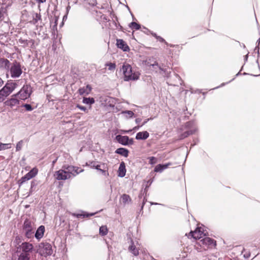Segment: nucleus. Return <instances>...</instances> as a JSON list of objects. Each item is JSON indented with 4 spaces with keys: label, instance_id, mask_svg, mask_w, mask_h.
<instances>
[{
    "label": "nucleus",
    "instance_id": "obj_13",
    "mask_svg": "<svg viewBox=\"0 0 260 260\" xmlns=\"http://www.w3.org/2000/svg\"><path fill=\"white\" fill-rule=\"evenodd\" d=\"M126 169L125 164L123 162L120 163L118 170V176L123 177L125 175Z\"/></svg>",
    "mask_w": 260,
    "mask_h": 260
},
{
    "label": "nucleus",
    "instance_id": "obj_16",
    "mask_svg": "<svg viewBox=\"0 0 260 260\" xmlns=\"http://www.w3.org/2000/svg\"><path fill=\"white\" fill-rule=\"evenodd\" d=\"M170 165H171V163H170V162H169V163L165 164V165H161V164L158 165L155 167L154 171L155 172L161 173L163 171V170L167 169Z\"/></svg>",
    "mask_w": 260,
    "mask_h": 260
},
{
    "label": "nucleus",
    "instance_id": "obj_39",
    "mask_svg": "<svg viewBox=\"0 0 260 260\" xmlns=\"http://www.w3.org/2000/svg\"><path fill=\"white\" fill-rule=\"evenodd\" d=\"M29 180L27 177L25 175H24L23 177H22L21 179L19 181V186H20L22 183L25 182V181Z\"/></svg>",
    "mask_w": 260,
    "mask_h": 260
},
{
    "label": "nucleus",
    "instance_id": "obj_23",
    "mask_svg": "<svg viewBox=\"0 0 260 260\" xmlns=\"http://www.w3.org/2000/svg\"><path fill=\"white\" fill-rule=\"evenodd\" d=\"M23 230H33L32 226V223L30 220L26 219L23 223Z\"/></svg>",
    "mask_w": 260,
    "mask_h": 260
},
{
    "label": "nucleus",
    "instance_id": "obj_52",
    "mask_svg": "<svg viewBox=\"0 0 260 260\" xmlns=\"http://www.w3.org/2000/svg\"><path fill=\"white\" fill-rule=\"evenodd\" d=\"M225 85V83H222V84H221V85L220 86H220H223V85ZM218 87H219V86H218V87H215V88H214V89H216V88H218Z\"/></svg>",
    "mask_w": 260,
    "mask_h": 260
},
{
    "label": "nucleus",
    "instance_id": "obj_20",
    "mask_svg": "<svg viewBox=\"0 0 260 260\" xmlns=\"http://www.w3.org/2000/svg\"><path fill=\"white\" fill-rule=\"evenodd\" d=\"M128 249L134 255L137 256L139 254V249L134 245L133 241H132V244L129 246Z\"/></svg>",
    "mask_w": 260,
    "mask_h": 260
},
{
    "label": "nucleus",
    "instance_id": "obj_40",
    "mask_svg": "<svg viewBox=\"0 0 260 260\" xmlns=\"http://www.w3.org/2000/svg\"><path fill=\"white\" fill-rule=\"evenodd\" d=\"M26 109V110L28 111H31L32 110V108L31 107V106L29 104H24L23 105V106Z\"/></svg>",
    "mask_w": 260,
    "mask_h": 260
},
{
    "label": "nucleus",
    "instance_id": "obj_19",
    "mask_svg": "<svg viewBox=\"0 0 260 260\" xmlns=\"http://www.w3.org/2000/svg\"><path fill=\"white\" fill-rule=\"evenodd\" d=\"M115 153L120 154L124 157H127L128 154V150L125 148H120L116 150Z\"/></svg>",
    "mask_w": 260,
    "mask_h": 260
},
{
    "label": "nucleus",
    "instance_id": "obj_61",
    "mask_svg": "<svg viewBox=\"0 0 260 260\" xmlns=\"http://www.w3.org/2000/svg\"><path fill=\"white\" fill-rule=\"evenodd\" d=\"M152 204H155V205H156L157 203H152Z\"/></svg>",
    "mask_w": 260,
    "mask_h": 260
},
{
    "label": "nucleus",
    "instance_id": "obj_12",
    "mask_svg": "<svg viewBox=\"0 0 260 260\" xmlns=\"http://www.w3.org/2000/svg\"><path fill=\"white\" fill-rule=\"evenodd\" d=\"M44 232L45 226L43 225L40 226L35 233V237L36 239L38 240L41 239L44 235Z\"/></svg>",
    "mask_w": 260,
    "mask_h": 260
},
{
    "label": "nucleus",
    "instance_id": "obj_30",
    "mask_svg": "<svg viewBox=\"0 0 260 260\" xmlns=\"http://www.w3.org/2000/svg\"><path fill=\"white\" fill-rule=\"evenodd\" d=\"M100 171L103 175L105 176L109 175L107 167L104 164H102V168L101 169H100Z\"/></svg>",
    "mask_w": 260,
    "mask_h": 260
},
{
    "label": "nucleus",
    "instance_id": "obj_1",
    "mask_svg": "<svg viewBox=\"0 0 260 260\" xmlns=\"http://www.w3.org/2000/svg\"><path fill=\"white\" fill-rule=\"evenodd\" d=\"M84 170L77 167L64 165L61 169L56 171L54 177L58 180H66L75 177Z\"/></svg>",
    "mask_w": 260,
    "mask_h": 260
},
{
    "label": "nucleus",
    "instance_id": "obj_42",
    "mask_svg": "<svg viewBox=\"0 0 260 260\" xmlns=\"http://www.w3.org/2000/svg\"><path fill=\"white\" fill-rule=\"evenodd\" d=\"M194 124V122L189 121L186 123L185 125L187 128H192L193 127Z\"/></svg>",
    "mask_w": 260,
    "mask_h": 260
},
{
    "label": "nucleus",
    "instance_id": "obj_34",
    "mask_svg": "<svg viewBox=\"0 0 260 260\" xmlns=\"http://www.w3.org/2000/svg\"><path fill=\"white\" fill-rule=\"evenodd\" d=\"M121 113L123 114H126V118H132L134 115V113L133 111L129 110L123 111L121 112Z\"/></svg>",
    "mask_w": 260,
    "mask_h": 260
},
{
    "label": "nucleus",
    "instance_id": "obj_21",
    "mask_svg": "<svg viewBox=\"0 0 260 260\" xmlns=\"http://www.w3.org/2000/svg\"><path fill=\"white\" fill-rule=\"evenodd\" d=\"M120 201H121L124 205H125L131 203V199L129 195L123 194L120 198Z\"/></svg>",
    "mask_w": 260,
    "mask_h": 260
},
{
    "label": "nucleus",
    "instance_id": "obj_36",
    "mask_svg": "<svg viewBox=\"0 0 260 260\" xmlns=\"http://www.w3.org/2000/svg\"><path fill=\"white\" fill-rule=\"evenodd\" d=\"M25 232V235L28 238H30L33 236V230H24Z\"/></svg>",
    "mask_w": 260,
    "mask_h": 260
},
{
    "label": "nucleus",
    "instance_id": "obj_18",
    "mask_svg": "<svg viewBox=\"0 0 260 260\" xmlns=\"http://www.w3.org/2000/svg\"><path fill=\"white\" fill-rule=\"evenodd\" d=\"M10 61L5 58H0V68L8 70L9 68Z\"/></svg>",
    "mask_w": 260,
    "mask_h": 260
},
{
    "label": "nucleus",
    "instance_id": "obj_60",
    "mask_svg": "<svg viewBox=\"0 0 260 260\" xmlns=\"http://www.w3.org/2000/svg\"><path fill=\"white\" fill-rule=\"evenodd\" d=\"M257 48L258 49V46L255 47V49H256Z\"/></svg>",
    "mask_w": 260,
    "mask_h": 260
},
{
    "label": "nucleus",
    "instance_id": "obj_31",
    "mask_svg": "<svg viewBox=\"0 0 260 260\" xmlns=\"http://www.w3.org/2000/svg\"><path fill=\"white\" fill-rule=\"evenodd\" d=\"M108 233V229L106 226H102L100 228V234L102 236H105Z\"/></svg>",
    "mask_w": 260,
    "mask_h": 260
},
{
    "label": "nucleus",
    "instance_id": "obj_35",
    "mask_svg": "<svg viewBox=\"0 0 260 260\" xmlns=\"http://www.w3.org/2000/svg\"><path fill=\"white\" fill-rule=\"evenodd\" d=\"M30 255H27V254L21 253L19 256L18 260H29Z\"/></svg>",
    "mask_w": 260,
    "mask_h": 260
},
{
    "label": "nucleus",
    "instance_id": "obj_24",
    "mask_svg": "<svg viewBox=\"0 0 260 260\" xmlns=\"http://www.w3.org/2000/svg\"><path fill=\"white\" fill-rule=\"evenodd\" d=\"M32 20L31 21L32 23L34 24H36L38 21L41 20V16L40 14L37 13H33L32 14Z\"/></svg>",
    "mask_w": 260,
    "mask_h": 260
},
{
    "label": "nucleus",
    "instance_id": "obj_25",
    "mask_svg": "<svg viewBox=\"0 0 260 260\" xmlns=\"http://www.w3.org/2000/svg\"><path fill=\"white\" fill-rule=\"evenodd\" d=\"M196 131V128H193L192 129L187 131L184 133H183L180 137V139H183L185 138H186L188 136L193 134Z\"/></svg>",
    "mask_w": 260,
    "mask_h": 260
},
{
    "label": "nucleus",
    "instance_id": "obj_15",
    "mask_svg": "<svg viewBox=\"0 0 260 260\" xmlns=\"http://www.w3.org/2000/svg\"><path fill=\"white\" fill-rule=\"evenodd\" d=\"M91 90V87L90 85H87L85 87H83L82 88H80L79 90V93L81 95H87L90 93Z\"/></svg>",
    "mask_w": 260,
    "mask_h": 260
},
{
    "label": "nucleus",
    "instance_id": "obj_14",
    "mask_svg": "<svg viewBox=\"0 0 260 260\" xmlns=\"http://www.w3.org/2000/svg\"><path fill=\"white\" fill-rule=\"evenodd\" d=\"M149 136V134L147 131L139 132L137 134L136 139L137 140H146Z\"/></svg>",
    "mask_w": 260,
    "mask_h": 260
},
{
    "label": "nucleus",
    "instance_id": "obj_49",
    "mask_svg": "<svg viewBox=\"0 0 260 260\" xmlns=\"http://www.w3.org/2000/svg\"><path fill=\"white\" fill-rule=\"evenodd\" d=\"M20 42L22 43V44H23L24 45H25V44H27V40H24V41H22V40H20Z\"/></svg>",
    "mask_w": 260,
    "mask_h": 260
},
{
    "label": "nucleus",
    "instance_id": "obj_27",
    "mask_svg": "<svg viewBox=\"0 0 260 260\" xmlns=\"http://www.w3.org/2000/svg\"><path fill=\"white\" fill-rule=\"evenodd\" d=\"M82 102L83 104L91 105L94 103L95 100L93 98H83Z\"/></svg>",
    "mask_w": 260,
    "mask_h": 260
},
{
    "label": "nucleus",
    "instance_id": "obj_9",
    "mask_svg": "<svg viewBox=\"0 0 260 260\" xmlns=\"http://www.w3.org/2000/svg\"><path fill=\"white\" fill-rule=\"evenodd\" d=\"M148 65L150 67H152L155 70L159 69L163 72L166 76H169L171 73L170 71H168L166 69H164L162 66H159L156 61H154L153 63L148 62Z\"/></svg>",
    "mask_w": 260,
    "mask_h": 260
},
{
    "label": "nucleus",
    "instance_id": "obj_11",
    "mask_svg": "<svg viewBox=\"0 0 260 260\" xmlns=\"http://www.w3.org/2000/svg\"><path fill=\"white\" fill-rule=\"evenodd\" d=\"M116 45L118 48L122 49L124 51H127L129 50V47L126 43L122 39L116 40Z\"/></svg>",
    "mask_w": 260,
    "mask_h": 260
},
{
    "label": "nucleus",
    "instance_id": "obj_56",
    "mask_svg": "<svg viewBox=\"0 0 260 260\" xmlns=\"http://www.w3.org/2000/svg\"><path fill=\"white\" fill-rule=\"evenodd\" d=\"M139 126H136V127H135L134 128V129H138V128H139Z\"/></svg>",
    "mask_w": 260,
    "mask_h": 260
},
{
    "label": "nucleus",
    "instance_id": "obj_55",
    "mask_svg": "<svg viewBox=\"0 0 260 260\" xmlns=\"http://www.w3.org/2000/svg\"><path fill=\"white\" fill-rule=\"evenodd\" d=\"M131 131V130H129V131H123V132L124 133H128L129 132Z\"/></svg>",
    "mask_w": 260,
    "mask_h": 260
},
{
    "label": "nucleus",
    "instance_id": "obj_22",
    "mask_svg": "<svg viewBox=\"0 0 260 260\" xmlns=\"http://www.w3.org/2000/svg\"><path fill=\"white\" fill-rule=\"evenodd\" d=\"M38 173V169L36 168H33L28 173L26 174L29 180L35 177Z\"/></svg>",
    "mask_w": 260,
    "mask_h": 260
},
{
    "label": "nucleus",
    "instance_id": "obj_29",
    "mask_svg": "<svg viewBox=\"0 0 260 260\" xmlns=\"http://www.w3.org/2000/svg\"><path fill=\"white\" fill-rule=\"evenodd\" d=\"M94 214L95 213H91L90 214H86V213H81V214L73 213V215L77 218H80V217L84 218V217H88L90 216H92V215H94Z\"/></svg>",
    "mask_w": 260,
    "mask_h": 260
},
{
    "label": "nucleus",
    "instance_id": "obj_37",
    "mask_svg": "<svg viewBox=\"0 0 260 260\" xmlns=\"http://www.w3.org/2000/svg\"><path fill=\"white\" fill-rule=\"evenodd\" d=\"M148 159H149V163L151 165H154L157 162V158L154 156L149 157Z\"/></svg>",
    "mask_w": 260,
    "mask_h": 260
},
{
    "label": "nucleus",
    "instance_id": "obj_6",
    "mask_svg": "<svg viewBox=\"0 0 260 260\" xmlns=\"http://www.w3.org/2000/svg\"><path fill=\"white\" fill-rule=\"evenodd\" d=\"M34 246L32 244L27 242H23L20 246V249L22 251L21 253L27 254V255H30L32 252Z\"/></svg>",
    "mask_w": 260,
    "mask_h": 260
},
{
    "label": "nucleus",
    "instance_id": "obj_46",
    "mask_svg": "<svg viewBox=\"0 0 260 260\" xmlns=\"http://www.w3.org/2000/svg\"><path fill=\"white\" fill-rule=\"evenodd\" d=\"M102 168V165H100L97 164L95 167V169L100 171V169H101Z\"/></svg>",
    "mask_w": 260,
    "mask_h": 260
},
{
    "label": "nucleus",
    "instance_id": "obj_8",
    "mask_svg": "<svg viewBox=\"0 0 260 260\" xmlns=\"http://www.w3.org/2000/svg\"><path fill=\"white\" fill-rule=\"evenodd\" d=\"M189 234L195 239H200L206 235V234L204 233L203 230L201 227L197 228L193 232L191 231Z\"/></svg>",
    "mask_w": 260,
    "mask_h": 260
},
{
    "label": "nucleus",
    "instance_id": "obj_7",
    "mask_svg": "<svg viewBox=\"0 0 260 260\" xmlns=\"http://www.w3.org/2000/svg\"><path fill=\"white\" fill-rule=\"evenodd\" d=\"M116 141L123 145H131L133 144V139H129L128 136L117 135L115 138Z\"/></svg>",
    "mask_w": 260,
    "mask_h": 260
},
{
    "label": "nucleus",
    "instance_id": "obj_38",
    "mask_svg": "<svg viewBox=\"0 0 260 260\" xmlns=\"http://www.w3.org/2000/svg\"><path fill=\"white\" fill-rule=\"evenodd\" d=\"M23 142L22 140H21L17 143L16 146V151H19L21 149L23 145Z\"/></svg>",
    "mask_w": 260,
    "mask_h": 260
},
{
    "label": "nucleus",
    "instance_id": "obj_33",
    "mask_svg": "<svg viewBox=\"0 0 260 260\" xmlns=\"http://www.w3.org/2000/svg\"><path fill=\"white\" fill-rule=\"evenodd\" d=\"M129 26L132 29L136 30H139L140 28V25L135 22H131L129 24Z\"/></svg>",
    "mask_w": 260,
    "mask_h": 260
},
{
    "label": "nucleus",
    "instance_id": "obj_57",
    "mask_svg": "<svg viewBox=\"0 0 260 260\" xmlns=\"http://www.w3.org/2000/svg\"><path fill=\"white\" fill-rule=\"evenodd\" d=\"M153 36H154L157 39V38L158 36H157L155 34H154V35H153Z\"/></svg>",
    "mask_w": 260,
    "mask_h": 260
},
{
    "label": "nucleus",
    "instance_id": "obj_53",
    "mask_svg": "<svg viewBox=\"0 0 260 260\" xmlns=\"http://www.w3.org/2000/svg\"><path fill=\"white\" fill-rule=\"evenodd\" d=\"M56 161H57V158H56L55 160H54L52 161V165H54L55 164V163L56 162Z\"/></svg>",
    "mask_w": 260,
    "mask_h": 260
},
{
    "label": "nucleus",
    "instance_id": "obj_10",
    "mask_svg": "<svg viewBox=\"0 0 260 260\" xmlns=\"http://www.w3.org/2000/svg\"><path fill=\"white\" fill-rule=\"evenodd\" d=\"M203 245H205L207 246V247H212L215 246V241L209 238V237H205L200 241Z\"/></svg>",
    "mask_w": 260,
    "mask_h": 260
},
{
    "label": "nucleus",
    "instance_id": "obj_47",
    "mask_svg": "<svg viewBox=\"0 0 260 260\" xmlns=\"http://www.w3.org/2000/svg\"><path fill=\"white\" fill-rule=\"evenodd\" d=\"M157 39H158L160 42H165V40L163 38H162L161 37H158Z\"/></svg>",
    "mask_w": 260,
    "mask_h": 260
},
{
    "label": "nucleus",
    "instance_id": "obj_5",
    "mask_svg": "<svg viewBox=\"0 0 260 260\" xmlns=\"http://www.w3.org/2000/svg\"><path fill=\"white\" fill-rule=\"evenodd\" d=\"M22 73L21 66L19 63L15 62L13 64L10 69V73L12 78L20 77Z\"/></svg>",
    "mask_w": 260,
    "mask_h": 260
},
{
    "label": "nucleus",
    "instance_id": "obj_41",
    "mask_svg": "<svg viewBox=\"0 0 260 260\" xmlns=\"http://www.w3.org/2000/svg\"><path fill=\"white\" fill-rule=\"evenodd\" d=\"M77 107L78 108H79L80 110H81V111H83L86 113L88 112V109L85 107H84V106H81L79 105H77Z\"/></svg>",
    "mask_w": 260,
    "mask_h": 260
},
{
    "label": "nucleus",
    "instance_id": "obj_32",
    "mask_svg": "<svg viewBox=\"0 0 260 260\" xmlns=\"http://www.w3.org/2000/svg\"><path fill=\"white\" fill-rule=\"evenodd\" d=\"M11 147V144L10 143H0V151L10 149Z\"/></svg>",
    "mask_w": 260,
    "mask_h": 260
},
{
    "label": "nucleus",
    "instance_id": "obj_51",
    "mask_svg": "<svg viewBox=\"0 0 260 260\" xmlns=\"http://www.w3.org/2000/svg\"><path fill=\"white\" fill-rule=\"evenodd\" d=\"M4 83L3 80L0 78V86H1Z\"/></svg>",
    "mask_w": 260,
    "mask_h": 260
},
{
    "label": "nucleus",
    "instance_id": "obj_50",
    "mask_svg": "<svg viewBox=\"0 0 260 260\" xmlns=\"http://www.w3.org/2000/svg\"><path fill=\"white\" fill-rule=\"evenodd\" d=\"M39 3H43L46 2V0H36Z\"/></svg>",
    "mask_w": 260,
    "mask_h": 260
},
{
    "label": "nucleus",
    "instance_id": "obj_44",
    "mask_svg": "<svg viewBox=\"0 0 260 260\" xmlns=\"http://www.w3.org/2000/svg\"><path fill=\"white\" fill-rule=\"evenodd\" d=\"M153 119L152 118H148L147 119H146L144 122L142 124V125L140 126H142L143 125H144V124H145L149 120H152Z\"/></svg>",
    "mask_w": 260,
    "mask_h": 260
},
{
    "label": "nucleus",
    "instance_id": "obj_2",
    "mask_svg": "<svg viewBox=\"0 0 260 260\" xmlns=\"http://www.w3.org/2000/svg\"><path fill=\"white\" fill-rule=\"evenodd\" d=\"M124 81L136 80L139 79V74L133 72L129 64H124L122 68Z\"/></svg>",
    "mask_w": 260,
    "mask_h": 260
},
{
    "label": "nucleus",
    "instance_id": "obj_59",
    "mask_svg": "<svg viewBox=\"0 0 260 260\" xmlns=\"http://www.w3.org/2000/svg\"><path fill=\"white\" fill-rule=\"evenodd\" d=\"M3 19H2V14H1V13H0V20H2Z\"/></svg>",
    "mask_w": 260,
    "mask_h": 260
},
{
    "label": "nucleus",
    "instance_id": "obj_4",
    "mask_svg": "<svg viewBox=\"0 0 260 260\" xmlns=\"http://www.w3.org/2000/svg\"><path fill=\"white\" fill-rule=\"evenodd\" d=\"M39 253L44 256H47L52 254L53 251L51 244L48 243H42L39 245Z\"/></svg>",
    "mask_w": 260,
    "mask_h": 260
},
{
    "label": "nucleus",
    "instance_id": "obj_3",
    "mask_svg": "<svg viewBox=\"0 0 260 260\" xmlns=\"http://www.w3.org/2000/svg\"><path fill=\"white\" fill-rule=\"evenodd\" d=\"M32 92V89L30 86L28 85H24L21 89L16 94L12 95L13 97H15L17 95L19 96V98L21 100H24L28 98Z\"/></svg>",
    "mask_w": 260,
    "mask_h": 260
},
{
    "label": "nucleus",
    "instance_id": "obj_43",
    "mask_svg": "<svg viewBox=\"0 0 260 260\" xmlns=\"http://www.w3.org/2000/svg\"><path fill=\"white\" fill-rule=\"evenodd\" d=\"M109 69L110 70H112L115 68V64L114 63H110L108 64Z\"/></svg>",
    "mask_w": 260,
    "mask_h": 260
},
{
    "label": "nucleus",
    "instance_id": "obj_54",
    "mask_svg": "<svg viewBox=\"0 0 260 260\" xmlns=\"http://www.w3.org/2000/svg\"><path fill=\"white\" fill-rule=\"evenodd\" d=\"M258 44V45H259L260 44V39H259L257 41V42H256Z\"/></svg>",
    "mask_w": 260,
    "mask_h": 260
},
{
    "label": "nucleus",
    "instance_id": "obj_17",
    "mask_svg": "<svg viewBox=\"0 0 260 260\" xmlns=\"http://www.w3.org/2000/svg\"><path fill=\"white\" fill-rule=\"evenodd\" d=\"M6 104L7 106L13 107L19 104V101L16 98H12L9 100L6 101Z\"/></svg>",
    "mask_w": 260,
    "mask_h": 260
},
{
    "label": "nucleus",
    "instance_id": "obj_26",
    "mask_svg": "<svg viewBox=\"0 0 260 260\" xmlns=\"http://www.w3.org/2000/svg\"><path fill=\"white\" fill-rule=\"evenodd\" d=\"M5 86L8 87V89L12 93V91L16 88L17 86V84L15 82H10L7 83Z\"/></svg>",
    "mask_w": 260,
    "mask_h": 260
},
{
    "label": "nucleus",
    "instance_id": "obj_58",
    "mask_svg": "<svg viewBox=\"0 0 260 260\" xmlns=\"http://www.w3.org/2000/svg\"><path fill=\"white\" fill-rule=\"evenodd\" d=\"M247 57H248V54H247V55H246L245 56V60H247Z\"/></svg>",
    "mask_w": 260,
    "mask_h": 260
},
{
    "label": "nucleus",
    "instance_id": "obj_28",
    "mask_svg": "<svg viewBox=\"0 0 260 260\" xmlns=\"http://www.w3.org/2000/svg\"><path fill=\"white\" fill-rule=\"evenodd\" d=\"M1 93L3 94V96L5 99L11 93L10 91L8 89V87L5 85L4 87L0 90Z\"/></svg>",
    "mask_w": 260,
    "mask_h": 260
},
{
    "label": "nucleus",
    "instance_id": "obj_48",
    "mask_svg": "<svg viewBox=\"0 0 260 260\" xmlns=\"http://www.w3.org/2000/svg\"><path fill=\"white\" fill-rule=\"evenodd\" d=\"M135 121H136V123L139 124L140 123V122L141 121V119H140V118H137L135 120Z\"/></svg>",
    "mask_w": 260,
    "mask_h": 260
},
{
    "label": "nucleus",
    "instance_id": "obj_45",
    "mask_svg": "<svg viewBox=\"0 0 260 260\" xmlns=\"http://www.w3.org/2000/svg\"><path fill=\"white\" fill-rule=\"evenodd\" d=\"M97 164L95 162H91L90 164V166L91 168H95Z\"/></svg>",
    "mask_w": 260,
    "mask_h": 260
}]
</instances>
